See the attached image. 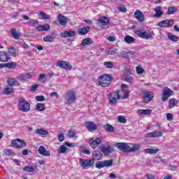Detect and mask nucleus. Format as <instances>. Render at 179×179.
<instances>
[{"label":"nucleus","instance_id":"25","mask_svg":"<svg viewBox=\"0 0 179 179\" xmlns=\"http://www.w3.org/2000/svg\"><path fill=\"white\" fill-rule=\"evenodd\" d=\"M93 160H101L103 157V154L99 150H94L92 154Z\"/></svg>","mask_w":179,"mask_h":179},{"label":"nucleus","instance_id":"5","mask_svg":"<svg viewBox=\"0 0 179 179\" xmlns=\"http://www.w3.org/2000/svg\"><path fill=\"white\" fill-rule=\"evenodd\" d=\"M109 104L110 106H115L117 101L121 99V96H120V91L117 90L116 92H113L109 94Z\"/></svg>","mask_w":179,"mask_h":179},{"label":"nucleus","instance_id":"6","mask_svg":"<svg viewBox=\"0 0 179 179\" xmlns=\"http://www.w3.org/2000/svg\"><path fill=\"white\" fill-rule=\"evenodd\" d=\"M79 163L83 170H87V169H90V167H93V165L94 164V161L92 159H85L80 158L79 159Z\"/></svg>","mask_w":179,"mask_h":179},{"label":"nucleus","instance_id":"44","mask_svg":"<svg viewBox=\"0 0 179 179\" xmlns=\"http://www.w3.org/2000/svg\"><path fill=\"white\" fill-rule=\"evenodd\" d=\"M13 92V88L12 87H7L3 90V94H6V96H9Z\"/></svg>","mask_w":179,"mask_h":179},{"label":"nucleus","instance_id":"35","mask_svg":"<svg viewBox=\"0 0 179 179\" xmlns=\"http://www.w3.org/2000/svg\"><path fill=\"white\" fill-rule=\"evenodd\" d=\"M24 171L27 173H33L36 171V166H26L23 168Z\"/></svg>","mask_w":179,"mask_h":179},{"label":"nucleus","instance_id":"23","mask_svg":"<svg viewBox=\"0 0 179 179\" xmlns=\"http://www.w3.org/2000/svg\"><path fill=\"white\" fill-rule=\"evenodd\" d=\"M30 78H31V75L30 74V73H27L25 74H22L16 77V79L20 82H22V80H27V79H30Z\"/></svg>","mask_w":179,"mask_h":179},{"label":"nucleus","instance_id":"64","mask_svg":"<svg viewBox=\"0 0 179 179\" xmlns=\"http://www.w3.org/2000/svg\"><path fill=\"white\" fill-rule=\"evenodd\" d=\"M37 87H38V85L35 84V85H34L31 87L30 91L31 92H34V90H36V89H37Z\"/></svg>","mask_w":179,"mask_h":179},{"label":"nucleus","instance_id":"7","mask_svg":"<svg viewBox=\"0 0 179 179\" xmlns=\"http://www.w3.org/2000/svg\"><path fill=\"white\" fill-rule=\"evenodd\" d=\"M76 101V94L72 90L66 93V104H72Z\"/></svg>","mask_w":179,"mask_h":179},{"label":"nucleus","instance_id":"33","mask_svg":"<svg viewBox=\"0 0 179 179\" xmlns=\"http://www.w3.org/2000/svg\"><path fill=\"white\" fill-rule=\"evenodd\" d=\"M138 114L140 115H149V114H152V110L150 109H139L138 110Z\"/></svg>","mask_w":179,"mask_h":179},{"label":"nucleus","instance_id":"46","mask_svg":"<svg viewBox=\"0 0 179 179\" xmlns=\"http://www.w3.org/2000/svg\"><path fill=\"white\" fill-rule=\"evenodd\" d=\"M113 159L104 160L103 164L105 167H110V166H113Z\"/></svg>","mask_w":179,"mask_h":179},{"label":"nucleus","instance_id":"48","mask_svg":"<svg viewBox=\"0 0 179 179\" xmlns=\"http://www.w3.org/2000/svg\"><path fill=\"white\" fill-rule=\"evenodd\" d=\"M68 148H66L65 145H62L59 147V148L57 150V152L59 153H66V150Z\"/></svg>","mask_w":179,"mask_h":179},{"label":"nucleus","instance_id":"29","mask_svg":"<svg viewBox=\"0 0 179 179\" xmlns=\"http://www.w3.org/2000/svg\"><path fill=\"white\" fill-rule=\"evenodd\" d=\"M124 41L127 44H132V43H135V41H136V39L129 35H127L124 38Z\"/></svg>","mask_w":179,"mask_h":179},{"label":"nucleus","instance_id":"16","mask_svg":"<svg viewBox=\"0 0 179 179\" xmlns=\"http://www.w3.org/2000/svg\"><path fill=\"white\" fill-rule=\"evenodd\" d=\"M60 36L61 37H62V38H66L68 37H75V36H76V32L72 30L64 31L61 33Z\"/></svg>","mask_w":179,"mask_h":179},{"label":"nucleus","instance_id":"15","mask_svg":"<svg viewBox=\"0 0 179 179\" xmlns=\"http://www.w3.org/2000/svg\"><path fill=\"white\" fill-rule=\"evenodd\" d=\"M85 127L90 132H93V131H96V129H97V124H94V122L92 121H87L85 122Z\"/></svg>","mask_w":179,"mask_h":179},{"label":"nucleus","instance_id":"38","mask_svg":"<svg viewBox=\"0 0 179 179\" xmlns=\"http://www.w3.org/2000/svg\"><path fill=\"white\" fill-rule=\"evenodd\" d=\"M27 24H28V26H31V27H34L38 24V21L30 19L29 22H27Z\"/></svg>","mask_w":179,"mask_h":179},{"label":"nucleus","instance_id":"2","mask_svg":"<svg viewBox=\"0 0 179 179\" xmlns=\"http://www.w3.org/2000/svg\"><path fill=\"white\" fill-rule=\"evenodd\" d=\"M98 83L102 87L110 86V84L111 83V76L109 74L101 75L99 78Z\"/></svg>","mask_w":179,"mask_h":179},{"label":"nucleus","instance_id":"4","mask_svg":"<svg viewBox=\"0 0 179 179\" xmlns=\"http://www.w3.org/2000/svg\"><path fill=\"white\" fill-rule=\"evenodd\" d=\"M135 34L141 38H145V40H149L153 36V33L150 31H146L145 29H138L135 31Z\"/></svg>","mask_w":179,"mask_h":179},{"label":"nucleus","instance_id":"34","mask_svg":"<svg viewBox=\"0 0 179 179\" xmlns=\"http://www.w3.org/2000/svg\"><path fill=\"white\" fill-rule=\"evenodd\" d=\"M8 83L10 86H14V85H15V86H20V83H19L16 79L12 78H8Z\"/></svg>","mask_w":179,"mask_h":179},{"label":"nucleus","instance_id":"31","mask_svg":"<svg viewBox=\"0 0 179 179\" xmlns=\"http://www.w3.org/2000/svg\"><path fill=\"white\" fill-rule=\"evenodd\" d=\"M38 16H39V19L41 20H47L50 19V16L47 15L45 12L41 11L39 13H37Z\"/></svg>","mask_w":179,"mask_h":179},{"label":"nucleus","instance_id":"12","mask_svg":"<svg viewBox=\"0 0 179 179\" xmlns=\"http://www.w3.org/2000/svg\"><path fill=\"white\" fill-rule=\"evenodd\" d=\"M57 66L62 68V69H66V71H71V69H72V65H71V63L66 61L57 62Z\"/></svg>","mask_w":179,"mask_h":179},{"label":"nucleus","instance_id":"11","mask_svg":"<svg viewBox=\"0 0 179 179\" xmlns=\"http://www.w3.org/2000/svg\"><path fill=\"white\" fill-rule=\"evenodd\" d=\"M101 141H103L101 137H98L96 139L91 138L88 143L92 149H96V148H99V145L101 143Z\"/></svg>","mask_w":179,"mask_h":179},{"label":"nucleus","instance_id":"45","mask_svg":"<svg viewBox=\"0 0 179 179\" xmlns=\"http://www.w3.org/2000/svg\"><path fill=\"white\" fill-rule=\"evenodd\" d=\"M6 68L8 69H15V68H16V62H12L10 63H6Z\"/></svg>","mask_w":179,"mask_h":179},{"label":"nucleus","instance_id":"24","mask_svg":"<svg viewBox=\"0 0 179 179\" xmlns=\"http://www.w3.org/2000/svg\"><path fill=\"white\" fill-rule=\"evenodd\" d=\"M89 31H90V27L80 28L78 30V33L80 36H85V34H88Z\"/></svg>","mask_w":179,"mask_h":179},{"label":"nucleus","instance_id":"20","mask_svg":"<svg viewBox=\"0 0 179 179\" xmlns=\"http://www.w3.org/2000/svg\"><path fill=\"white\" fill-rule=\"evenodd\" d=\"M155 94L152 92H147L144 94V102L149 103L153 99Z\"/></svg>","mask_w":179,"mask_h":179},{"label":"nucleus","instance_id":"30","mask_svg":"<svg viewBox=\"0 0 179 179\" xmlns=\"http://www.w3.org/2000/svg\"><path fill=\"white\" fill-rule=\"evenodd\" d=\"M58 19H59V23L61 26H65L66 24V23H67L66 17H65L62 15H59Z\"/></svg>","mask_w":179,"mask_h":179},{"label":"nucleus","instance_id":"56","mask_svg":"<svg viewBox=\"0 0 179 179\" xmlns=\"http://www.w3.org/2000/svg\"><path fill=\"white\" fill-rule=\"evenodd\" d=\"M103 65H105L106 68L111 69L114 66V64L111 62H105L103 63Z\"/></svg>","mask_w":179,"mask_h":179},{"label":"nucleus","instance_id":"50","mask_svg":"<svg viewBox=\"0 0 179 179\" xmlns=\"http://www.w3.org/2000/svg\"><path fill=\"white\" fill-rule=\"evenodd\" d=\"M95 166L96 169H103L104 166V161H99L96 163Z\"/></svg>","mask_w":179,"mask_h":179},{"label":"nucleus","instance_id":"42","mask_svg":"<svg viewBox=\"0 0 179 179\" xmlns=\"http://www.w3.org/2000/svg\"><path fill=\"white\" fill-rule=\"evenodd\" d=\"M168 37L171 41H178V36H175L172 33H169L168 34Z\"/></svg>","mask_w":179,"mask_h":179},{"label":"nucleus","instance_id":"17","mask_svg":"<svg viewBox=\"0 0 179 179\" xmlns=\"http://www.w3.org/2000/svg\"><path fill=\"white\" fill-rule=\"evenodd\" d=\"M10 59V57L8 55V52L0 51V61L1 62H8Z\"/></svg>","mask_w":179,"mask_h":179},{"label":"nucleus","instance_id":"61","mask_svg":"<svg viewBox=\"0 0 179 179\" xmlns=\"http://www.w3.org/2000/svg\"><path fill=\"white\" fill-rule=\"evenodd\" d=\"M173 114H171V113H167L166 114V120H168V121H173Z\"/></svg>","mask_w":179,"mask_h":179},{"label":"nucleus","instance_id":"26","mask_svg":"<svg viewBox=\"0 0 179 179\" xmlns=\"http://www.w3.org/2000/svg\"><path fill=\"white\" fill-rule=\"evenodd\" d=\"M129 75H131V70H129V69L126 70V72L124 73L125 80H126V82H128L129 83H132L134 78H132V77Z\"/></svg>","mask_w":179,"mask_h":179},{"label":"nucleus","instance_id":"27","mask_svg":"<svg viewBox=\"0 0 179 179\" xmlns=\"http://www.w3.org/2000/svg\"><path fill=\"white\" fill-rule=\"evenodd\" d=\"M177 104H178V100H177V99L171 98V99H169V110H171V108H174V107H176Z\"/></svg>","mask_w":179,"mask_h":179},{"label":"nucleus","instance_id":"39","mask_svg":"<svg viewBox=\"0 0 179 179\" xmlns=\"http://www.w3.org/2000/svg\"><path fill=\"white\" fill-rule=\"evenodd\" d=\"M144 152L150 155H153L155 153H157V152H159V149L146 148L144 150Z\"/></svg>","mask_w":179,"mask_h":179},{"label":"nucleus","instance_id":"13","mask_svg":"<svg viewBox=\"0 0 179 179\" xmlns=\"http://www.w3.org/2000/svg\"><path fill=\"white\" fill-rule=\"evenodd\" d=\"M173 24H174V21L165 20L159 22L157 24V26H159V27H170V26H173Z\"/></svg>","mask_w":179,"mask_h":179},{"label":"nucleus","instance_id":"60","mask_svg":"<svg viewBox=\"0 0 179 179\" xmlns=\"http://www.w3.org/2000/svg\"><path fill=\"white\" fill-rule=\"evenodd\" d=\"M129 97V90H126L124 93V96L122 97L123 99H128Z\"/></svg>","mask_w":179,"mask_h":179},{"label":"nucleus","instance_id":"40","mask_svg":"<svg viewBox=\"0 0 179 179\" xmlns=\"http://www.w3.org/2000/svg\"><path fill=\"white\" fill-rule=\"evenodd\" d=\"M36 134L38 135H48V131L44 130V129H38L36 131Z\"/></svg>","mask_w":179,"mask_h":179},{"label":"nucleus","instance_id":"57","mask_svg":"<svg viewBox=\"0 0 179 179\" xmlns=\"http://www.w3.org/2000/svg\"><path fill=\"white\" fill-rule=\"evenodd\" d=\"M43 40L46 42L52 43V41H54V38L51 36H48L46 37H44Z\"/></svg>","mask_w":179,"mask_h":179},{"label":"nucleus","instance_id":"47","mask_svg":"<svg viewBox=\"0 0 179 179\" xmlns=\"http://www.w3.org/2000/svg\"><path fill=\"white\" fill-rule=\"evenodd\" d=\"M154 163H166V159L160 157H157L154 159Z\"/></svg>","mask_w":179,"mask_h":179},{"label":"nucleus","instance_id":"1","mask_svg":"<svg viewBox=\"0 0 179 179\" xmlns=\"http://www.w3.org/2000/svg\"><path fill=\"white\" fill-rule=\"evenodd\" d=\"M115 146L118 150L123 152V153H134L141 149L139 144L131 143H116Z\"/></svg>","mask_w":179,"mask_h":179},{"label":"nucleus","instance_id":"52","mask_svg":"<svg viewBox=\"0 0 179 179\" xmlns=\"http://www.w3.org/2000/svg\"><path fill=\"white\" fill-rule=\"evenodd\" d=\"M76 135V132H75V130L73 129L69 130L68 134L69 138H75Z\"/></svg>","mask_w":179,"mask_h":179},{"label":"nucleus","instance_id":"21","mask_svg":"<svg viewBox=\"0 0 179 179\" xmlns=\"http://www.w3.org/2000/svg\"><path fill=\"white\" fill-rule=\"evenodd\" d=\"M11 36L15 38V40H19L20 38V36H22V33L20 31L16 30V29L13 28L10 30Z\"/></svg>","mask_w":179,"mask_h":179},{"label":"nucleus","instance_id":"59","mask_svg":"<svg viewBox=\"0 0 179 179\" xmlns=\"http://www.w3.org/2000/svg\"><path fill=\"white\" fill-rule=\"evenodd\" d=\"M36 101H44V100H45V97H44V96H36Z\"/></svg>","mask_w":179,"mask_h":179},{"label":"nucleus","instance_id":"22","mask_svg":"<svg viewBox=\"0 0 179 179\" xmlns=\"http://www.w3.org/2000/svg\"><path fill=\"white\" fill-rule=\"evenodd\" d=\"M154 11L155 12V15H153L154 17H162L164 12L162 10V7L157 6L154 8Z\"/></svg>","mask_w":179,"mask_h":179},{"label":"nucleus","instance_id":"58","mask_svg":"<svg viewBox=\"0 0 179 179\" xmlns=\"http://www.w3.org/2000/svg\"><path fill=\"white\" fill-rule=\"evenodd\" d=\"M136 73L138 74L143 73V72H145V70H143V68L139 66L136 68Z\"/></svg>","mask_w":179,"mask_h":179},{"label":"nucleus","instance_id":"8","mask_svg":"<svg viewBox=\"0 0 179 179\" xmlns=\"http://www.w3.org/2000/svg\"><path fill=\"white\" fill-rule=\"evenodd\" d=\"M171 96H174V91L171 90V89L169 88L168 87H166L163 90V92L162 94V101H167L169 97H171Z\"/></svg>","mask_w":179,"mask_h":179},{"label":"nucleus","instance_id":"19","mask_svg":"<svg viewBox=\"0 0 179 179\" xmlns=\"http://www.w3.org/2000/svg\"><path fill=\"white\" fill-rule=\"evenodd\" d=\"M101 151L102 152V153H103V155H106V156H108L110 153H113V152H114V148H113V147L110 145H108V147L102 146Z\"/></svg>","mask_w":179,"mask_h":179},{"label":"nucleus","instance_id":"63","mask_svg":"<svg viewBox=\"0 0 179 179\" xmlns=\"http://www.w3.org/2000/svg\"><path fill=\"white\" fill-rule=\"evenodd\" d=\"M118 10H120V12H127V8L125 6H119L118 7Z\"/></svg>","mask_w":179,"mask_h":179},{"label":"nucleus","instance_id":"14","mask_svg":"<svg viewBox=\"0 0 179 179\" xmlns=\"http://www.w3.org/2000/svg\"><path fill=\"white\" fill-rule=\"evenodd\" d=\"M160 136H163V132L157 130L145 134V138H159Z\"/></svg>","mask_w":179,"mask_h":179},{"label":"nucleus","instance_id":"55","mask_svg":"<svg viewBox=\"0 0 179 179\" xmlns=\"http://www.w3.org/2000/svg\"><path fill=\"white\" fill-rule=\"evenodd\" d=\"M117 120L119 122H122V124H127V119L122 115H120L117 117Z\"/></svg>","mask_w":179,"mask_h":179},{"label":"nucleus","instance_id":"62","mask_svg":"<svg viewBox=\"0 0 179 179\" xmlns=\"http://www.w3.org/2000/svg\"><path fill=\"white\" fill-rule=\"evenodd\" d=\"M43 29L45 31H48V30H50V24H44L42 25Z\"/></svg>","mask_w":179,"mask_h":179},{"label":"nucleus","instance_id":"28","mask_svg":"<svg viewBox=\"0 0 179 179\" xmlns=\"http://www.w3.org/2000/svg\"><path fill=\"white\" fill-rule=\"evenodd\" d=\"M134 16L138 22H143V14L139 10H136L134 13Z\"/></svg>","mask_w":179,"mask_h":179},{"label":"nucleus","instance_id":"3","mask_svg":"<svg viewBox=\"0 0 179 179\" xmlns=\"http://www.w3.org/2000/svg\"><path fill=\"white\" fill-rule=\"evenodd\" d=\"M18 108L22 113H27L30 111V103L27 102L23 98H20L18 100Z\"/></svg>","mask_w":179,"mask_h":179},{"label":"nucleus","instance_id":"53","mask_svg":"<svg viewBox=\"0 0 179 179\" xmlns=\"http://www.w3.org/2000/svg\"><path fill=\"white\" fill-rule=\"evenodd\" d=\"M117 51H118V49H117L115 48H110L108 50V54L109 55H113V54H115V52H117Z\"/></svg>","mask_w":179,"mask_h":179},{"label":"nucleus","instance_id":"32","mask_svg":"<svg viewBox=\"0 0 179 179\" xmlns=\"http://www.w3.org/2000/svg\"><path fill=\"white\" fill-rule=\"evenodd\" d=\"M90 44H93V41L90 38L83 39L81 43V45L83 47H85V45H90Z\"/></svg>","mask_w":179,"mask_h":179},{"label":"nucleus","instance_id":"54","mask_svg":"<svg viewBox=\"0 0 179 179\" xmlns=\"http://www.w3.org/2000/svg\"><path fill=\"white\" fill-rule=\"evenodd\" d=\"M80 152L84 153V155H90V150L86 149L85 148L80 147Z\"/></svg>","mask_w":179,"mask_h":179},{"label":"nucleus","instance_id":"10","mask_svg":"<svg viewBox=\"0 0 179 179\" xmlns=\"http://www.w3.org/2000/svg\"><path fill=\"white\" fill-rule=\"evenodd\" d=\"M96 24L100 27H103V26H108V24H110V20L106 16H101L97 20Z\"/></svg>","mask_w":179,"mask_h":179},{"label":"nucleus","instance_id":"9","mask_svg":"<svg viewBox=\"0 0 179 179\" xmlns=\"http://www.w3.org/2000/svg\"><path fill=\"white\" fill-rule=\"evenodd\" d=\"M10 146L16 148H26V142L17 138L11 141Z\"/></svg>","mask_w":179,"mask_h":179},{"label":"nucleus","instance_id":"36","mask_svg":"<svg viewBox=\"0 0 179 179\" xmlns=\"http://www.w3.org/2000/svg\"><path fill=\"white\" fill-rule=\"evenodd\" d=\"M103 128L105 131H107L108 132H114L115 131V129H114V127L110 124H106L103 125Z\"/></svg>","mask_w":179,"mask_h":179},{"label":"nucleus","instance_id":"51","mask_svg":"<svg viewBox=\"0 0 179 179\" xmlns=\"http://www.w3.org/2000/svg\"><path fill=\"white\" fill-rule=\"evenodd\" d=\"M4 155H6V156H13L15 152H13V151L11 150L6 149L4 150Z\"/></svg>","mask_w":179,"mask_h":179},{"label":"nucleus","instance_id":"18","mask_svg":"<svg viewBox=\"0 0 179 179\" xmlns=\"http://www.w3.org/2000/svg\"><path fill=\"white\" fill-rule=\"evenodd\" d=\"M38 152L39 153V155H41V156H45V157L50 156V151H48L45 149V147L41 145L38 149Z\"/></svg>","mask_w":179,"mask_h":179},{"label":"nucleus","instance_id":"43","mask_svg":"<svg viewBox=\"0 0 179 179\" xmlns=\"http://www.w3.org/2000/svg\"><path fill=\"white\" fill-rule=\"evenodd\" d=\"M36 110H37V111H44V110H45V103H37Z\"/></svg>","mask_w":179,"mask_h":179},{"label":"nucleus","instance_id":"49","mask_svg":"<svg viewBox=\"0 0 179 179\" xmlns=\"http://www.w3.org/2000/svg\"><path fill=\"white\" fill-rule=\"evenodd\" d=\"M176 10H177V9H176V7H174V6L169 7L168 10H167L166 14L167 15H173V13L174 12H176Z\"/></svg>","mask_w":179,"mask_h":179},{"label":"nucleus","instance_id":"41","mask_svg":"<svg viewBox=\"0 0 179 179\" xmlns=\"http://www.w3.org/2000/svg\"><path fill=\"white\" fill-rule=\"evenodd\" d=\"M118 57H123V58H129V52L127 51H122V52H118L117 53Z\"/></svg>","mask_w":179,"mask_h":179},{"label":"nucleus","instance_id":"37","mask_svg":"<svg viewBox=\"0 0 179 179\" xmlns=\"http://www.w3.org/2000/svg\"><path fill=\"white\" fill-rule=\"evenodd\" d=\"M8 54L11 57H17V52H16V49L13 47L8 48Z\"/></svg>","mask_w":179,"mask_h":179}]
</instances>
